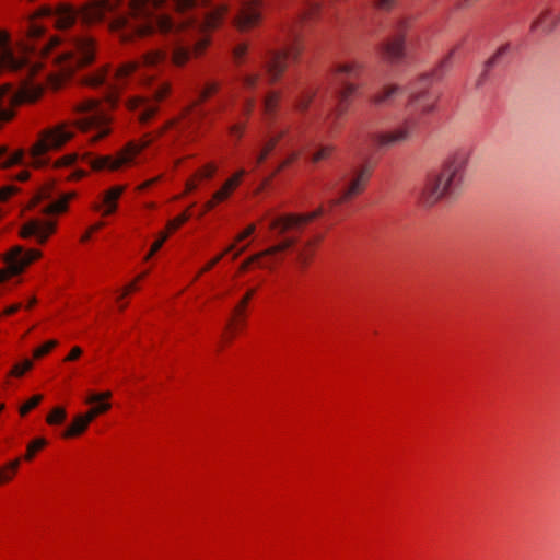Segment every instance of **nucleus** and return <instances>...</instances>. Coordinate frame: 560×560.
Returning a JSON list of instances; mask_svg holds the SVG:
<instances>
[{
  "label": "nucleus",
  "instance_id": "30",
  "mask_svg": "<svg viewBox=\"0 0 560 560\" xmlns=\"http://www.w3.org/2000/svg\"><path fill=\"white\" fill-rule=\"evenodd\" d=\"M20 464L21 459L16 458L0 468V485L9 482L13 478L20 467Z\"/></svg>",
  "mask_w": 560,
  "mask_h": 560
},
{
  "label": "nucleus",
  "instance_id": "52",
  "mask_svg": "<svg viewBox=\"0 0 560 560\" xmlns=\"http://www.w3.org/2000/svg\"><path fill=\"white\" fill-rule=\"evenodd\" d=\"M396 0H375V5L380 10H389L395 4Z\"/></svg>",
  "mask_w": 560,
  "mask_h": 560
},
{
  "label": "nucleus",
  "instance_id": "28",
  "mask_svg": "<svg viewBox=\"0 0 560 560\" xmlns=\"http://www.w3.org/2000/svg\"><path fill=\"white\" fill-rule=\"evenodd\" d=\"M90 423L85 420L83 415L74 417L73 422L62 433L63 438H73L83 433Z\"/></svg>",
  "mask_w": 560,
  "mask_h": 560
},
{
  "label": "nucleus",
  "instance_id": "29",
  "mask_svg": "<svg viewBox=\"0 0 560 560\" xmlns=\"http://www.w3.org/2000/svg\"><path fill=\"white\" fill-rule=\"evenodd\" d=\"M73 197V194L65 196L58 200L45 205L42 209L43 212L48 214L61 213L67 210L68 201Z\"/></svg>",
  "mask_w": 560,
  "mask_h": 560
},
{
  "label": "nucleus",
  "instance_id": "58",
  "mask_svg": "<svg viewBox=\"0 0 560 560\" xmlns=\"http://www.w3.org/2000/svg\"><path fill=\"white\" fill-rule=\"evenodd\" d=\"M296 137L298 136H295V135L288 136V138L285 140V147H288V148L293 147L296 142Z\"/></svg>",
  "mask_w": 560,
  "mask_h": 560
},
{
  "label": "nucleus",
  "instance_id": "27",
  "mask_svg": "<svg viewBox=\"0 0 560 560\" xmlns=\"http://www.w3.org/2000/svg\"><path fill=\"white\" fill-rule=\"evenodd\" d=\"M401 92L399 85H387L381 92L371 97V102L377 106L387 104L394 96Z\"/></svg>",
  "mask_w": 560,
  "mask_h": 560
},
{
  "label": "nucleus",
  "instance_id": "26",
  "mask_svg": "<svg viewBox=\"0 0 560 560\" xmlns=\"http://www.w3.org/2000/svg\"><path fill=\"white\" fill-rule=\"evenodd\" d=\"M112 397L110 392L105 393H94L88 396L85 399L86 404H93L95 407V411H98V413H104L107 410L110 409L112 405L106 401V399Z\"/></svg>",
  "mask_w": 560,
  "mask_h": 560
},
{
  "label": "nucleus",
  "instance_id": "11",
  "mask_svg": "<svg viewBox=\"0 0 560 560\" xmlns=\"http://www.w3.org/2000/svg\"><path fill=\"white\" fill-rule=\"evenodd\" d=\"M301 51L296 39L287 48L279 50H268L264 57V68L269 82L277 81L284 72L288 62L295 60Z\"/></svg>",
  "mask_w": 560,
  "mask_h": 560
},
{
  "label": "nucleus",
  "instance_id": "59",
  "mask_svg": "<svg viewBox=\"0 0 560 560\" xmlns=\"http://www.w3.org/2000/svg\"><path fill=\"white\" fill-rule=\"evenodd\" d=\"M21 305L20 304H14V305H11L10 307H8L5 311H4V314L5 315H11V314H14L15 312H18L20 310Z\"/></svg>",
  "mask_w": 560,
  "mask_h": 560
},
{
  "label": "nucleus",
  "instance_id": "34",
  "mask_svg": "<svg viewBox=\"0 0 560 560\" xmlns=\"http://www.w3.org/2000/svg\"><path fill=\"white\" fill-rule=\"evenodd\" d=\"M47 444L44 438H38L28 443L26 454L24 458L26 460H32L35 456V453L43 448Z\"/></svg>",
  "mask_w": 560,
  "mask_h": 560
},
{
  "label": "nucleus",
  "instance_id": "23",
  "mask_svg": "<svg viewBox=\"0 0 560 560\" xmlns=\"http://www.w3.org/2000/svg\"><path fill=\"white\" fill-rule=\"evenodd\" d=\"M283 236L284 237L282 241H284L287 238H291V237L296 240L295 244L292 245L291 248H293L296 261L300 265V267L302 269L306 268L313 257L314 246H315L316 242L313 240H308V241H305L301 246H296V244H298L296 236H294V235H291V236L283 235ZM289 249H290V247H289ZM285 250H288V248Z\"/></svg>",
  "mask_w": 560,
  "mask_h": 560
},
{
  "label": "nucleus",
  "instance_id": "1",
  "mask_svg": "<svg viewBox=\"0 0 560 560\" xmlns=\"http://www.w3.org/2000/svg\"><path fill=\"white\" fill-rule=\"evenodd\" d=\"M226 12L225 4L213 5L209 0H92L80 10L43 5L36 16L58 28H68L78 19L89 24L106 22L122 42L160 34L172 50V62L183 66L202 52L209 43L206 32L215 28Z\"/></svg>",
  "mask_w": 560,
  "mask_h": 560
},
{
  "label": "nucleus",
  "instance_id": "40",
  "mask_svg": "<svg viewBox=\"0 0 560 560\" xmlns=\"http://www.w3.org/2000/svg\"><path fill=\"white\" fill-rule=\"evenodd\" d=\"M33 368V362L31 360H25L22 363L15 364L10 372V375L13 376H22L26 371Z\"/></svg>",
  "mask_w": 560,
  "mask_h": 560
},
{
  "label": "nucleus",
  "instance_id": "16",
  "mask_svg": "<svg viewBox=\"0 0 560 560\" xmlns=\"http://www.w3.org/2000/svg\"><path fill=\"white\" fill-rule=\"evenodd\" d=\"M380 51L382 56L390 62L400 61L405 56V36L402 32L399 30L383 42L380 45Z\"/></svg>",
  "mask_w": 560,
  "mask_h": 560
},
{
  "label": "nucleus",
  "instance_id": "14",
  "mask_svg": "<svg viewBox=\"0 0 560 560\" xmlns=\"http://www.w3.org/2000/svg\"><path fill=\"white\" fill-rule=\"evenodd\" d=\"M315 219L313 211L306 214H281L270 221L269 229L275 231L277 236H283L291 232H301L304 225Z\"/></svg>",
  "mask_w": 560,
  "mask_h": 560
},
{
  "label": "nucleus",
  "instance_id": "2",
  "mask_svg": "<svg viewBox=\"0 0 560 560\" xmlns=\"http://www.w3.org/2000/svg\"><path fill=\"white\" fill-rule=\"evenodd\" d=\"M167 51L155 49L143 56L142 65L130 61L121 65L114 71L106 68L89 73L82 78V83L91 88H105L103 102L95 98H86L75 107L78 118L75 128L82 131H92L90 141L95 142L110 133L112 118L108 108L117 103V90L122 86L129 78H133L148 88L144 96H135L127 101V107L133 112L139 121H149L159 110L158 102L162 101L170 93L168 81L155 77L150 71L167 65Z\"/></svg>",
  "mask_w": 560,
  "mask_h": 560
},
{
  "label": "nucleus",
  "instance_id": "25",
  "mask_svg": "<svg viewBox=\"0 0 560 560\" xmlns=\"http://www.w3.org/2000/svg\"><path fill=\"white\" fill-rule=\"evenodd\" d=\"M510 50H511V47L509 44H504V45L500 46L497 49V51L493 54V56H491L486 61L482 75L485 77L487 74L488 70H490L491 68L504 65L508 60Z\"/></svg>",
  "mask_w": 560,
  "mask_h": 560
},
{
  "label": "nucleus",
  "instance_id": "53",
  "mask_svg": "<svg viewBox=\"0 0 560 560\" xmlns=\"http://www.w3.org/2000/svg\"><path fill=\"white\" fill-rule=\"evenodd\" d=\"M82 353V350L81 348L79 347H74L72 348V350L70 351V353L66 357V361H73L75 359H78Z\"/></svg>",
  "mask_w": 560,
  "mask_h": 560
},
{
  "label": "nucleus",
  "instance_id": "47",
  "mask_svg": "<svg viewBox=\"0 0 560 560\" xmlns=\"http://www.w3.org/2000/svg\"><path fill=\"white\" fill-rule=\"evenodd\" d=\"M85 174H86V172L81 168H72L71 171H69L68 174H66L63 176V178L67 180H78V179L84 177Z\"/></svg>",
  "mask_w": 560,
  "mask_h": 560
},
{
  "label": "nucleus",
  "instance_id": "24",
  "mask_svg": "<svg viewBox=\"0 0 560 560\" xmlns=\"http://www.w3.org/2000/svg\"><path fill=\"white\" fill-rule=\"evenodd\" d=\"M288 131L282 130L270 137V139L267 141V143L264 145V148L254 154L252 159V164L254 167L258 166L260 163H262L266 158L269 155V153L276 148V145L287 137Z\"/></svg>",
  "mask_w": 560,
  "mask_h": 560
},
{
  "label": "nucleus",
  "instance_id": "36",
  "mask_svg": "<svg viewBox=\"0 0 560 560\" xmlns=\"http://www.w3.org/2000/svg\"><path fill=\"white\" fill-rule=\"evenodd\" d=\"M235 248V243L231 244L223 253L215 256L212 260H210L202 269L201 271L196 276L195 279H197L201 273L209 271L212 269L223 257L225 254L232 252Z\"/></svg>",
  "mask_w": 560,
  "mask_h": 560
},
{
  "label": "nucleus",
  "instance_id": "31",
  "mask_svg": "<svg viewBox=\"0 0 560 560\" xmlns=\"http://www.w3.org/2000/svg\"><path fill=\"white\" fill-rule=\"evenodd\" d=\"M22 161V154H10L5 147H0V167H10Z\"/></svg>",
  "mask_w": 560,
  "mask_h": 560
},
{
  "label": "nucleus",
  "instance_id": "57",
  "mask_svg": "<svg viewBox=\"0 0 560 560\" xmlns=\"http://www.w3.org/2000/svg\"><path fill=\"white\" fill-rule=\"evenodd\" d=\"M30 174L27 171L25 170H21L18 174H16V178L21 182H24L28 178Z\"/></svg>",
  "mask_w": 560,
  "mask_h": 560
},
{
  "label": "nucleus",
  "instance_id": "5",
  "mask_svg": "<svg viewBox=\"0 0 560 560\" xmlns=\"http://www.w3.org/2000/svg\"><path fill=\"white\" fill-rule=\"evenodd\" d=\"M162 131H159L155 136L147 135L139 142H129L117 156L100 155L95 156L91 152L70 153L66 154L56 161H54V168L62 170L72 167L79 160L86 163L94 171L109 170L116 171L125 165H129L133 162V159L145 148H148L155 137L160 136Z\"/></svg>",
  "mask_w": 560,
  "mask_h": 560
},
{
  "label": "nucleus",
  "instance_id": "8",
  "mask_svg": "<svg viewBox=\"0 0 560 560\" xmlns=\"http://www.w3.org/2000/svg\"><path fill=\"white\" fill-rule=\"evenodd\" d=\"M40 92V88L36 85L14 86L11 83L0 85V127L14 117L16 106L36 101Z\"/></svg>",
  "mask_w": 560,
  "mask_h": 560
},
{
  "label": "nucleus",
  "instance_id": "12",
  "mask_svg": "<svg viewBox=\"0 0 560 560\" xmlns=\"http://www.w3.org/2000/svg\"><path fill=\"white\" fill-rule=\"evenodd\" d=\"M39 256L40 253L36 249L25 250L21 246L13 247L5 256V268L0 269V282L7 281L11 276L21 273Z\"/></svg>",
  "mask_w": 560,
  "mask_h": 560
},
{
  "label": "nucleus",
  "instance_id": "50",
  "mask_svg": "<svg viewBox=\"0 0 560 560\" xmlns=\"http://www.w3.org/2000/svg\"><path fill=\"white\" fill-rule=\"evenodd\" d=\"M244 125L242 124H234L229 128L230 135L236 139H240L244 131Z\"/></svg>",
  "mask_w": 560,
  "mask_h": 560
},
{
  "label": "nucleus",
  "instance_id": "39",
  "mask_svg": "<svg viewBox=\"0 0 560 560\" xmlns=\"http://www.w3.org/2000/svg\"><path fill=\"white\" fill-rule=\"evenodd\" d=\"M248 50V44L247 43H238L234 46L232 54L234 61L236 63H241L243 61V57L246 55Z\"/></svg>",
  "mask_w": 560,
  "mask_h": 560
},
{
  "label": "nucleus",
  "instance_id": "60",
  "mask_svg": "<svg viewBox=\"0 0 560 560\" xmlns=\"http://www.w3.org/2000/svg\"><path fill=\"white\" fill-rule=\"evenodd\" d=\"M197 188V184L195 179H190L186 183V189L187 191H194Z\"/></svg>",
  "mask_w": 560,
  "mask_h": 560
},
{
  "label": "nucleus",
  "instance_id": "41",
  "mask_svg": "<svg viewBox=\"0 0 560 560\" xmlns=\"http://www.w3.org/2000/svg\"><path fill=\"white\" fill-rule=\"evenodd\" d=\"M261 83L259 74H246L243 78V85L247 90H253Z\"/></svg>",
  "mask_w": 560,
  "mask_h": 560
},
{
  "label": "nucleus",
  "instance_id": "44",
  "mask_svg": "<svg viewBox=\"0 0 560 560\" xmlns=\"http://www.w3.org/2000/svg\"><path fill=\"white\" fill-rule=\"evenodd\" d=\"M255 293V290L254 289H250L246 294L245 296L241 300V302L236 305V307L234 308V313L238 316H242L243 315V311L245 308V306L247 305L248 301L252 299V296L254 295Z\"/></svg>",
  "mask_w": 560,
  "mask_h": 560
},
{
  "label": "nucleus",
  "instance_id": "54",
  "mask_svg": "<svg viewBox=\"0 0 560 560\" xmlns=\"http://www.w3.org/2000/svg\"><path fill=\"white\" fill-rule=\"evenodd\" d=\"M98 411H95V407L93 406L86 413L83 415L85 420L90 423L92 422L97 416Z\"/></svg>",
  "mask_w": 560,
  "mask_h": 560
},
{
  "label": "nucleus",
  "instance_id": "17",
  "mask_svg": "<svg viewBox=\"0 0 560 560\" xmlns=\"http://www.w3.org/2000/svg\"><path fill=\"white\" fill-rule=\"evenodd\" d=\"M56 228L55 222L48 220H31L22 228V237H35L38 243H45Z\"/></svg>",
  "mask_w": 560,
  "mask_h": 560
},
{
  "label": "nucleus",
  "instance_id": "19",
  "mask_svg": "<svg viewBox=\"0 0 560 560\" xmlns=\"http://www.w3.org/2000/svg\"><path fill=\"white\" fill-rule=\"evenodd\" d=\"M560 24V11L544 9L530 25L532 33L550 34Z\"/></svg>",
  "mask_w": 560,
  "mask_h": 560
},
{
  "label": "nucleus",
  "instance_id": "7",
  "mask_svg": "<svg viewBox=\"0 0 560 560\" xmlns=\"http://www.w3.org/2000/svg\"><path fill=\"white\" fill-rule=\"evenodd\" d=\"M362 70V66L358 62L339 65L335 70V78L337 82V98L338 105L334 113L329 115L331 118L330 128H334L337 120L348 112L349 97L358 90V85L349 82L350 79L358 78Z\"/></svg>",
  "mask_w": 560,
  "mask_h": 560
},
{
  "label": "nucleus",
  "instance_id": "9",
  "mask_svg": "<svg viewBox=\"0 0 560 560\" xmlns=\"http://www.w3.org/2000/svg\"><path fill=\"white\" fill-rule=\"evenodd\" d=\"M431 78L432 74L425 73L409 88L408 106L420 116L429 115L435 110L439 96L429 90Z\"/></svg>",
  "mask_w": 560,
  "mask_h": 560
},
{
  "label": "nucleus",
  "instance_id": "21",
  "mask_svg": "<svg viewBox=\"0 0 560 560\" xmlns=\"http://www.w3.org/2000/svg\"><path fill=\"white\" fill-rule=\"evenodd\" d=\"M219 90V84L215 82H209L206 86L199 91L198 101L192 105L191 108L188 109L187 115L179 122L178 127L180 129L189 128L197 119H199L202 114L200 112H195L194 107L198 105V103L207 100L209 96L214 94Z\"/></svg>",
  "mask_w": 560,
  "mask_h": 560
},
{
  "label": "nucleus",
  "instance_id": "43",
  "mask_svg": "<svg viewBox=\"0 0 560 560\" xmlns=\"http://www.w3.org/2000/svg\"><path fill=\"white\" fill-rule=\"evenodd\" d=\"M168 237V234L167 233H162L160 235V238L156 240L153 244H152V247H151V250L145 256V260H149L164 244V242L167 240Z\"/></svg>",
  "mask_w": 560,
  "mask_h": 560
},
{
  "label": "nucleus",
  "instance_id": "13",
  "mask_svg": "<svg viewBox=\"0 0 560 560\" xmlns=\"http://www.w3.org/2000/svg\"><path fill=\"white\" fill-rule=\"evenodd\" d=\"M371 174L372 166L370 165H363L360 168L354 170L351 177L346 182L343 188L341 189L340 196L328 201L329 207L332 208L338 206L361 194L365 189Z\"/></svg>",
  "mask_w": 560,
  "mask_h": 560
},
{
  "label": "nucleus",
  "instance_id": "56",
  "mask_svg": "<svg viewBox=\"0 0 560 560\" xmlns=\"http://www.w3.org/2000/svg\"><path fill=\"white\" fill-rule=\"evenodd\" d=\"M307 7L310 10V13L315 12L319 8V3H317L315 0H307Z\"/></svg>",
  "mask_w": 560,
  "mask_h": 560
},
{
  "label": "nucleus",
  "instance_id": "33",
  "mask_svg": "<svg viewBox=\"0 0 560 560\" xmlns=\"http://www.w3.org/2000/svg\"><path fill=\"white\" fill-rule=\"evenodd\" d=\"M67 412L62 407H56L47 416L46 421L50 425L60 424L66 420Z\"/></svg>",
  "mask_w": 560,
  "mask_h": 560
},
{
  "label": "nucleus",
  "instance_id": "55",
  "mask_svg": "<svg viewBox=\"0 0 560 560\" xmlns=\"http://www.w3.org/2000/svg\"><path fill=\"white\" fill-rule=\"evenodd\" d=\"M159 180V177H155V178H152V179H149L147 182H144L143 184L140 185L139 189L140 190H143V189H147L149 187H151L154 183H156Z\"/></svg>",
  "mask_w": 560,
  "mask_h": 560
},
{
  "label": "nucleus",
  "instance_id": "37",
  "mask_svg": "<svg viewBox=\"0 0 560 560\" xmlns=\"http://www.w3.org/2000/svg\"><path fill=\"white\" fill-rule=\"evenodd\" d=\"M43 399L42 395H35L20 407L21 416H26L32 409H34Z\"/></svg>",
  "mask_w": 560,
  "mask_h": 560
},
{
  "label": "nucleus",
  "instance_id": "48",
  "mask_svg": "<svg viewBox=\"0 0 560 560\" xmlns=\"http://www.w3.org/2000/svg\"><path fill=\"white\" fill-rule=\"evenodd\" d=\"M16 191V188L14 186H3L0 188V201L8 200L14 192Z\"/></svg>",
  "mask_w": 560,
  "mask_h": 560
},
{
  "label": "nucleus",
  "instance_id": "63",
  "mask_svg": "<svg viewBox=\"0 0 560 560\" xmlns=\"http://www.w3.org/2000/svg\"><path fill=\"white\" fill-rule=\"evenodd\" d=\"M135 289H136L135 283H130L129 285H127V287L125 288V290H124V294H122V295L128 294L129 292H131V291H132V290H135Z\"/></svg>",
  "mask_w": 560,
  "mask_h": 560
},
{
  "label": "nucleus",
  "instance_id": "32",
  "mask_svg": "<svg viewBox=\"0 0 560 560\" xmlns=\"http://www.w3.org/2000/svg\"><path fill=\"white\" fill-rule=\"evenodd\" d=\"M315 96V91L312 89H304L301 94L295 100V107L298 110L304 112L307 109L311 104L313 97Z\"/></svg>",
  "mask_w": 560,
  "mask_h": 560
},
{
  "label": "nucleus",
  "instance_id": "38",
  "mask_svg": "<svg viewBox=\"0 0 560 560\" xmlns=\"http://www.w3.org/2000/svg\"><path fill=\"white\" fill-rule=\"evenodd\" d=\"M57 346L56 340H49L40 347L36 348L33 352L35 359H39L49 353Z\"/></svg>",
  "mask_w": 560,
  "mask_h": 560
},
{
  "label": "nucleus",
  "instance_id": "10",
  "mask_svg": "<svg viewBox=\"0 0 560 560\" xmlns=\"http://www.w3.org/2000/svg\"><path fill=\"white\" fill-rule=\"evenodd\" d=\"M417 130V118L406 117L389 130L373 135V141L381 149H390L409 142Z\"/></svg>",
  "mask_w": 560,
  "mask_h": 560
},
{
  "label": "nucleus",
  "instance_id": "35",
  "mask_svg": "<svg viewBox=\"0 0 560 560\" xmlns=\"http://www.w3.org/2000/svg\"><path fill=\"white\" fill-rule=\"evenodd\" d=\"M280 95L277 92H270L264 100V109L266 114H271L277 106Z\"/></svg>",
  "mask_w": 560,
  "mask_h": 560
},
{
  "label": "nucleus",
  "instance_id": "6",
  "mask_svg": "<svg viewBox=\"0 0 560 560\" xmlns=\"http://www.w3.org/2000/svg\"><path fill=\"white\" fill-rule=\"evenodd\" d=\"M73 135L74 129L68 124H60L44 130L31 149L30 163L36 168L48 166L50 159L47 153L60 149L72 139Z\"/></svg>",
  "mask_w": 560,
  "mask_h": 560
},
{
  "label": "nucleus",
  "instance_id": "61",
  "mask_svg": "<svg viewBox=\"0 0 560 560\" xmlns=\"http://www.w3.org/2000/svg\"><path fill=\"white\" fill-rule=\"evenodd\" d=\"M253 106H254V101L253 100H247L246 104L244 106V113L248 114L252 110Z\"/></svg>",
  "mask_w": 560,
  "mask_h": 560
},
{
  "label": "nucleus",
  "instance_id": "49",
  "mask_svg": "<svg viewBox=\"0 0 560 560\" xmlns=\"http://www.w3.org/2000/svg\"><path fill=\"white\" fill-rule=\"evenodd\" d=\"M300 156V151L299 150H293L289 155L288 158L278 166V168L276 170V172H279L281 171L283 167L288 166L290 163H292L293 161H295Z\"/></svg>",
  "mask_w": 560,
  "mask_h": 560
},
{
  "label": "nucleus",
  "instance_id": "20",
  "mask_svg": "<svg viewBox=\"0 0 560 560\" xmlns=\"http://www.w3.org/2000/svg\"><path fill=\"white\" fill-rule=\"evenodd\" d=\"M245 175L244 170L236 172L231 178H229L223 186L212 195V198L207 201L203 206V212L212 210L217 203L226 200L232 191L240 185L242 177Z\"/></svg>",
  "mask_w": 560,
  "mask_h": 560
},
{
  "label": "nucleus",
  "instance_id": "15",
  "mask_svg": "<svg viewBox=\"0 0 560 560\" xmlns=\"http://www.w3.org/2000/svg\"><path fill=\"white\" fill-rule=\"evenodd\" d=\"M261 20V2L250 0L242 3L233 19L234 26L240 32H247L256 27Z\"/></svg>",
  "mask_w": 560,
  "mask_h": 560
},
{
  "label": "nucleus",
  "instance_id": "42",
  "mask_svg": "<svg viewBox=\"0 0 560 560\" xmlns=\"http://www.w3.org/2000/svg\"><path fill=\"white\" fill-rule=\"evenodd\" d=\"M332 151L331 147H322L317 152L311 156L313 163H318L322 160L327 159Z\"/></svg>",
  "mask_w": 560,
  "mask_h": 560
},
{
  "label": "nucleus",
  "instance_id": "46",
  "mask_svg": "<svg viewBox=\"0 0 560 560\" xmlns=\"http://www.w3.org/2000/svg\"><path fill=\"white\" fill-rule=\"evenodd\" d=\"M215 171H217L215 165L208 164L202 170H200L199 173L196 176L200 177V178H212V176L214 175Z\"/></svg>",
  "mask_w": 560,
  "mask_h": 560
},
{
  "label": "nucleus",
  "instance_id": "3",
  "mask_svg": "<svg viewBox=\"0 0 560 560\" xmlns=\"http://www.w3.org/2000/svg\"><path fill=\"white\" fill-rule=\"evenodd\" d=\"M27 43L23 44L24 55L45 57L52 65L58 67L59 77L54 83L58 86L61 80L70 77L74 70L90 65L95 58V42L89 35H77L71 37L56 55L50 50L59 45L58 38L46 37L45 26L35 19H30L25 25ZM27 73L34 71L28 65L27 56L19 57L13 52L10 37L5 32L0 31V70L20 71Z\"/></svg>",
  "mask_w": 560,
  "mask_h": 560
},
{
  "label": "nucleus",
  "instance_id": "18",
  "mask_svg": "<svg viewBox=\"0 0 560 560\" xmlns=\"http://www.w3.org/2000/svg\"><path fill=\"white\" fill-rule=\"evenodd\" d=\"M295 242H296L295 238H292V237L287 238L284 241L279 242L277 245H273V246L267 248L264 252L253 255L252 257H249L248 259L244 260L241 264L240 270L246 271L248 269V267L254 262H257L259 267H264V268L269 267V264L266 260H262L264 258L284 252L287 248L294 245Z\"/></svg>",
  "mask_w": 560,
  "mask_h": 560
},
{
  "label": "nucleus",
  "instance_id": "64",
  "mask_svg": "<svg viewBox=\"0 0 560 560\" xmlns=\"http://www.w3.org/2000/svg\"><path fill=\"white\" fill-rule=\"evenodd\" d=\"M247 248V245L242 246L234 255L233 259H236L243 252H245Z\"/></svg>",
  "mask_w": 560,
  "mask_h": 560
},
{
  "label": "nucleus",
  "instance_id": "22",
  "mask_svg": "<svg viewBox=\"0 0 560 560\" xmlns=\"http://www.w3.org/2000/svg\"><path fill=\"white\" fill-rule=\"evenodd\" d=\"M124 186H114L106 190L102 198V205H95L94 210L100 211L102 207H104L103 215H109L117 210L118 199L124 192Z\"/></svg>",
  "mask_w": 560,
  "mask_h": 560
},
{
  "label": "nucleus",
  "instance_id": "45",
  "mask_svg": "<svg viewBox=\"0 0 560 560\" xmlns=\"http://www.w3.org/2000/svg\"><path fill=\"white\" fill-rule=\"evenodd\" d=\"M187 220H188V215L183 213L179 217L175 218L174 220H171L167 223V229L171 230V231H174V230L178 229Z\"/></svg>",
  "mask_w": 560,
  "mask_h": 560
},
{
  "label": "nucleus",
  "instance_id": "4",
  "mask_svg": "<svg viewBox=\"0 0 560 560\" xmlns=\"http://www.w3.org/2000/svg\"><path fill=\"white\" fill-rule=\"evenodd\" d=\"M467 164L468 154L465 151L447 159L440 172L429 177L423 189L425 202L433 205L441 199H456L463 190Z\"/></svg>",
  "mask_w": 560,
  "mask_h": 560
},
{
  "label": "nucleus",
  "instance_id": "51",
  "mask_svg": "<svg viewBox=\"0 0 560 560\" xmlns=\"http://www.w3.org/2000/svg\"><path fill=\"white\" fill-rule=\"evenodd\" d=\"M256 230V226L255 224H250L249 226H247L242 233H240L235 240V243L236 242H242L243 240L247 238L248 236H250Z\"/></svg>",
  "mask_w": 560,
  "mask_h": 560
},
{
  "label": "nucleus",
  "instance_id": "62",
  "mask_svg": "<svg viewBox=\"0 0 560 560\" xmlns=\"http://www.w3.org/2000/svg\"><path fill=\"white\" fill-rule=\"evenodd\" d=\"M325 212L324 208L323 207H318L316 210L313 211L314 215L317 218H319L320 215H323Z\"/></svg>",
  "mask_w": 560,
  "mask_h": 560
}]
</instances>
